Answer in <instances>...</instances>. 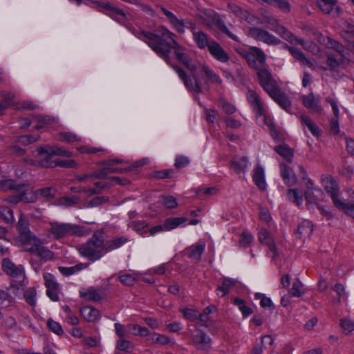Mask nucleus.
Instances as JSON below:
<instances>
[{"mask_svg":"<svg viewBox=\"0 0 354 354\" xmlns=\"http://www.w3.org/2000/svg\"><path fill=\"white\" fill-rule=\"evenodd\" d=\"M133 34L145 42L167 64H170L169 55L173 49L178 62L183 64L189 71L192 72L196 71L198 66L189 57L188 50L175 41V35L167 28L161 27L153 32L144 30H135Z\"/></svg>","mask_w":354,"mask_h":354,"instance_id":"1","label":"nucleus"},{"mask_svg":"<svg viewBox=\"0 0 354 354\" xmlns=\"http://www.w3.org/2000/svg\"><path fill=\"white\" fill-rule=\"evenodd\" d=\"M228 7L232 12L241 19L252 25H265L279 35L288 42H295L296 37L285 26L281 24L280 21L267 11L262 12L259 17L250 14L248 10L241 9L238 6L229 4Z\"/></svg>","mask_w":354,"mask_h":354,"instance_id":"2","label":"nucleus"},{"mask_svg":"<svg viewBox=\"0 0 354 354\" xmlns=\"http://www.w3.org/2000/svg\"><path fill=\"white\" fill-rule=\"evenodd\" d=\"M322 183L332 198L334 205L347 214H354V192H351L348 199L342 201L338 198V185L335 179L329 175L323 176Z\"/></svg>","mask_w":354,"mask_h":354,"instance_id":"3","label":"nucleus"},{"mask_svg":"<svg viewBox=\"0 0 354 354\" xmlns=\"http://www.w3.org/2000/svg\"><path fill=\"white\" fill-rule=\"evenodd\" d=\"M49 225L48 232L55 239L69 236H84L91 233V230L85 226L69 223L50 222Z\"/></svg>","mask_w":354,"mask_h":354,"instance_id":"4","label":"nucleus"},{"mask_svg":"<svg viewBox=\"0 0 354 354\" xmlns=\"http://www.w3.org/2000/svg\"><path fill=\"white\" fill-rule=\"evenodd\" d=\"M80 254L92 261H96L102 257L104 252V232L102 230L95 232L86 243L79 248Z\"/></svg>","mask_w":354,"mask_h":354,"instance_id":"5","label":"nucleus"},{"mask_svg":"<svg viewBox=\"0 0 354 354\" xmlns=\"http://www.w3.org/2000/svg\"><path fill=\"white\" fill-rule=\"evenodd\" d=\"M2 268L3 271L12 278L11 288H20L27 286L28 281L24 269L21 266H16L10 259H4L2 261Z\"/></svg>","mask_w":354,"mask_h":354,"instance_id":"6","label":"nucleus"},{"mask_svg":"<svg viewBox=\"0 0 354 354\" xmlns=\"http://www.w3.org/2000/svg\"><path fill=\"white\" fill-rule=\"evenodd\" d=\"M238 53L244 57L250 67L257 69H264L262 66L266 63V55L257 47L241 48L237 50Z\"/></svg>","mask_w":354,"mask_h":354,"instance_id":"7","label":"nucleus"},{"mask_svg":"<svg viewBox=\"0 0 354 354\" xmlns=\"http://www.w3.org/2000/svg\"><path fill=\"white\" fill-rule=\"evenodd\" d=\"M17 194L8 197L4 203L16 205L19 202L33 203L36 200V194L32 189L26 185H18L15 189Z\"/></svg>","mask_w":354,"mask_h":354,"instance_id":"8","label":"nucleus"},{"mask_svg":"<svg viewBox=\"0 0 354 354\" xmlns=\"http://www.w3.org/2000/svg\"><path fill=\"white\" fill-rule=\"evenodd\" d=\"M171 66L176 73L178 77L183 81L187 90L196 93H202L201 85L195 75H187L183 68L176 65L171 64Z\"/></svg>","mask_w":354,"mask_h":354,"instance_id":"9","label":"nucleus"},{"mask_svg":"<svg viewBox=\"0 0 354 354\" xmlns=\"http://www.w3.org/2000/svg\"><path fill=\"white\" fill-rule=\"evenodd\" d=\"M257 75L260 84L270 97L280 91L277 81L272 77L268 70L266 68L259 69L257 72Z\"/></svg>","mask_w":354,"mask_h":354,"instance_id":"10","label":"nucleus"},{"mask_svg":"<svg viewBox=\"0 0 354 354\" xmlns=\"http://www.w3.org/2000/svg\"><path fill=\"white\" fill-rule=\"evenodd\" d=\"M17 230L19 233L17 241L22 245L26 246L37 237L30 232L29 229V223L25 216L21 214L19 221L17 225Z\"/></svg>","mask_w":354,"mask_h":354,"instance_id":"11","label":"nucleus"},{"mask_svg":"<svg viewBox=\"0 0 354 354\" xmlns=\"http://www.w3.org/2000/svg\"><path fill=\"white\" fill-rule=\"evenodd\" d=\"M164 15L168 19L169 23L171 24L173 28L179 33H183L185 32V28L190 29L192 32V35H194V31H197L196 30V24L189 20H181L179 19L174 13L170 12L169 10L165 9V8H161Z\"/></svg>","mask_w":354,"mask_h":354,"instance_id":"12","label":"nucleus"},{"mask_svg":"<svg viewBox=\"0 0 354 354\" xmlns=\"http://www.w3.org/2000/svg\"><path fill=\"white\" fill-rule=\"evenodd\" d=\"M248 35L250 37L268 45L274 46L279 45L281 43V40L279 39L270 33L268 30L261 28H250L248 30Z\"/></svg>","mask_w":354,"mask_h":354,"instance_id":"13","label":"nucleus"},{"mask_svg":"<svg viewBox=\"0 0 354 354\" xmlns=\"http://www.w3.org/2000/svg\"><path fill=\"white\" fill-rule=\"evenodd\" d=\"M284 48L288 50L291 55L293 56V57L298 60L302 65L306 66L309 68H310L313 70L316 69V66L326 71L327 68L324 66H322L319 64V62L317 59L315 60L316 66L308 59L306 57L305 54L301 51L299 49L290 46L287 44L284 45Z\"/></svg>","mask_w":354,"mask_h":354,"instance_id":"14","label":"nucleus"},{"mask_svg":"<svg viewBox=\"0 0 354 354\" xmlns=\"http://www.w3.org/2000/svg\"><path fill=\"white\" fill-rule=\"evenodd\" d=\"M201 72L205 84L221 85L223 83L222 79L208 64L200 63L198 64Z\"/></svg>","mask_w":354,"mask_h":354,"instance_id":"15","label":"nucleus"},{"mask_svg":"<svg viewBox=\"0 0 354 354\" xmlns=\"http://www.w3.org/2000/svg\"><path fill=\"white\" fill-rule=\"evenodd\" d=\"M25 250L37 253L39 257L44 259H51L53 258V253L48 249L41 245V241L37 237L33 239V241L25 247Z\"/></svg>","mask_w":354,"mask_h":354,"instance_id":"16","label":"nucleus"},{"mask_svg":"<svg viewBox=\"0 0 354 354\" xmlns=\"http://www.w3.org/2000/svg\"><path fill=\"white\" fill-rule=\"evenodd\" d=\"M301 100L303 105L313 112L321 113L323 110L319 97L315 96L313 92L301 95Z\"/></svg>","mask_w":354,"mask_h":354,"instance_id":"17","label":"nucleus"},{"mask_svg":"<svg viewBox=\"0 0 354 354\" xmlns=\"http://www.w3.org/2000/svg\"><path fill=\"white\" fill-rule=\"evenodd\" d=\"M208 51L210 55L218 62L226 63L230 60V56L223 48L216 41H209Z\"/></svg>","mask_w":354,"mask_h":354,"instance_id":"18","label":"nucleus"},{"mask_svg":"<svg viewBox=\"0 0 354 354\" xmlns=\"http://www.w3.org/2000/svg\"><path fill=\"white\" fill-rule=\"evenodd\" d=\"M280 176L284 184L288 187L294 186L297 182V178L293 169L285 163L279 164Z\"/></svg>","mask_w":354,"mask_h":354,"instance_id":"19","label":"nucleus"},{"mask_svg":"<svg viewBox=\"0 0 354 354\" xmlns=\"http://www.w3.org/2000/svg\"><path fill=\"white\" fill-rule=\"evenodd\" d=\"M196 333L192 335L194 344L198 348L207 351L211 346V339L207 334L201 330L197 329Z\"/></svg>","mask_w":354,"mask_h":354,"instance_id":"20","label":"nucleus"},{"mask_svg":"<svg viewBox=\"0 0 354 354\" xmlns=\"http://www.w3.org/2000/svg\"><path fill=\"white\" fill-rule=\"evenodd\" d=\"M80 297L86 301L97 302L106 297L102 289H82L80 292Z\"/></svg>","mask_w":354,"mask_h":354,"instance_id":"21","label":"nucleus"},{"mask_svg":"<svg viewBox=\"0 0 354 354\" xmlns=\"http://www.w3.org/2000/svg\"><path fill=\"white\" fill-rule=\"evenodd\" d=\"M317 3L320 10L325 14L337 16L339 13L337 0H317Z\"/></svg>","mask_w":354,"mask_h":354,"instance_id":"22","label":"nucleus"},{"mask_svg":"<svg viewBox=\"0 0 354 354\" xmlns=\"http://www.w3.org/2000/svg\"><path fill=\"white\" fill-rule=\"evenodd\" d=\"M252 179L259 189L262 191L266 189L267 183L266 181L265 169L261 165L257 164L254 168Z\"/></svg>","mask_w":354,"mask_h":354,"instance_id":"23","label":"nucleus"},{"mask_svg":"<svg viewBox=\"0 0 354 354\" xmlns=\"http://www.w3.org/2000/svg\"><path fill=\"white\" fill-rule=\"evenodd\" d=\"M258 236L259 241L269 248L270 252L272 253V257L274 258L277 256V248L273 239L268 232L265 229H262L259 231Z\"/></svg>","mask_w":354,"mask_h":354,"instance_id":"24","label":"nucleus"},{"mask_svg":"<svg viewBox=\"0 0 354 354\" xmlns=\"http://www.w3.org/2000/svg\"><path fill=\"white\" fill-rule=\"evenodd\" d=\"M81 316L88 322H96L100 319V311L91 306H84L80 309Z\"/></svg>","mask_w":354,"mask_h":354,"instance_id":"25","label":"nucleus"},{"mask_svg":"<svg viewBox=\"0 0 354 354\" xmlns=\"http://www.w3.org/2000/svg\"><path fill=\"white\" fill-rule=\"evenodd\" d=\"M250 165L247 156L236 158L230 162L231 168L237 174L244 173L250 167Z\"/></svg>","mask_w":354,"mask_h":354,"instance_id":"26","label":"nucleus"},{"mask_svg":"<svg viewBox=\"0 0 354 354\" xmlns=\"http://www.w3.org/2000/svg\"><path fill=\"white\" fill-rule=\"evenodd\" d=\"M326 101L332 106V109L334 113L335 117L332 118L330 121V131L335 134H337L339 132V128L338 124V117H339V108L336 101L333 98L329 97L326 98Z\"/></svg>","mask_w":354,"mask_h":354,"instance_id":"27","label":"nucleus"},{"mask_svg":"<svg viewBox=\"0 0 354 354\" xmlns=\"http://www.w3.org/2000/svg\"><path fill=\"white\" fill-rule=\"evenodd\" d=\"M247 99L255 112V114L257 113H262L264 109L263 104L259 95L255 91L249 90L247 93Z\"/></svg>","mask_w":354,"mask_h":354,"instance_id":"28","label":"nucleus"},{"mask_svg":"<svg viewBox=\"0 0 354 354\" xmlns=\"http://www.w3.org/2000/svg\"><path fill=\"white\" fill-rule=\"evenodd\" d=\"M214 24H209V28H211L213 30H218L225 33L230 39L235 41H239V37L229 30L225 23L221 19L214 18Z\"/></svg>","mask_w":354,"mask_h":354,"instance_id":"29","label":"nucleus"},{"mask_svg":"<svg viewBox=\"0 0 354 354\" xmlns=\"http://www.w3.org/2000/svg\"><path fill=\"white\" fill-rule=\"evenodd\" d=\"M193 40L195 42L197 47L200 49H205L209 47V41H213L209 39L207 35L201 30L194 31Z\"/></svg>","mask_w":354,"mask_h":354,"instance_id":"30","label":"nucleus"},{"mask_svg":"<svg viewBox=\"0 0 354 354\" xmlns=\"http://www.w3.org/2000/svg\"><path fill=\"white\" fill-rule=\"evenodd\" d=\"M128 241V239L122 236L116 239L104 241V252L106 254L109 252L119 248Z\"/></svg>","mask_w":354,"mask_h":354,"instance_id":"31","label":"nucleus"},{"mask_svg":"<svg viewBox=\"0 0 354 354\" xmlns=\"http://www.w3.org/2000/svg\"><path fill=\"white\" fill-rule=\"evenodd\" d=\"M205 249V244L202 241H198L187 249L189 257L198 261L200 260Z\"/></svg>","mask_w":354,"mask_h":354,"instance_id":"32","label":"nucleus"},{"mask_svg":"<svg viewBox=\"0 0 354 354\" xmlns=\"http://www.w3.org/2000/svg\"><path fill=\"white\" fill-rule=\"evenodd\" d=\"M313 231V224L308 220L303 221L297 227V234L301 239L310 237Z\"/></svg>","mask_w":354,"mask_h":354,"instance_id":"33","label":"nucleus"},{"mask_svg":"<svg viewBox=\"0 0 354 354\" xmlns=\"http://www.w3.org/2000/svg\"><path fill=\"white\" fill-rule=\"evenodd\" d=\"M282 109L290 112L291 102L288 96L280 90L271 97Z\"/></svg>","mask_w":354,"mask_h":354,"instance_id":"34","label":"nucleus"},{"mask_svg":"<svg viewBox=\"0 0 354 354\" xmlns=\"http://www.w3.org/2000/svg\"><path fill=\"white\" fill-rule=\"evenodd\" d=\"M128 226L142 237L148 236V229H147L148 223L147 222L144 221H132L128 224Z\"/></svg>","mask_w":354,"mask_h":354,"instance_id":"35","label":"nucleus"},{"mask_svg":"<svg viewBox=\"0 0 354 354\" xmlns=\"http://www.w3.org/2000/svg\"><path fill=\"white\" fill-rule=\"evenodd\" d=\"M342 62V55L339 52L335 54L327 53L326 64L330 70L335 71Z\"/></svg>","mask_w":354,"mask_h":354,"instance_id":"36","label":"nucleus"},{"mask_svg":"<svg viewBox=\"0 0 354 354\" xmlns=\"http://www.w3.org/2000/svg\"><path fill=\"white\" fill-rule=\"evenodd\" d=\"M305 185L304 196L306 200H313L311 192L315 194H322V189L317 186L315 185L314 183L310 178L304 181Z\"/></svg>","mask_w":354,"mask_h":354,"instance_id":"37","label":"nucleus"},{"mask_svg":"<svg viewBox=\"0 0 354 354\" xmlns=\"http://www.w3.org/2000/svg\"><path fill=\"white\" fill-rule=\"evenodd\" d=\"M274 151L287 161L291 162L294 156L293 150L286 144L280 145L274 147Z\"/></svg>","mask_w":354,"mask_h":354,"instance_id":"38","label":"nucleus"},{"mask_svg":"<svg viewBox=\"0 0 354 354\" xmlns=\"http://www.w3.org/2000/svg\"><path fill=\"white\" fill-rule=\"evenodd\" d=\"M187 221L185 217H171L166 219L164 222V227L166 231L175 229Z\"/></svg>","mask_w":354,"mask_h":354,"instance_id":"39","label":"nucleus"},{"mask_svg":"<svg viewBox=\"0 0 354 354\" xmlns=\"http://www.w3.org/2000/svg\"><path fill=\"white\" fill-rule=\"evenodd\" d=\"M255 115L259 123L266 125L271 131L274 129L272 119L268 114L265 109H263L262 113H257Z\"/></svg>","mask_w":354,"mask_h":354,"instance_id":"40","label":"nucleus"},{"mask_svg":"<svg viewBox=\"0 0 354 354\" xmlns=\"http://www.w3.org/2000/svg\"><path fill=\"white\" fill-rule=\"evenodd\" d=\"M288 200L300 207L303 204V195L299 189H289L287 191Z\"/></svg>","mask_w":354,"mask_h":354,"instance_id":"41","label":"nucleus"},{"mask_svg":"<svg viewBox=\"0 0 354 354\" xmlns=\"http://www.w3.org/2000/svg\"><path fill=\"white\" fill-rule=\"evenodd\" d=\"M289 43L291 44H293V45L300 44L303 46V48L305 50L310 52L313 55H317V53H319V47L316 44L311 42V41H305L303 39H298L297 37H296L295 42H289Z\"/></svg>","mask_w":354,"mask_h":354,"instance_id":"42","label":"nucleus"},{"mask_svg":"<svg viewBox=\"0 0 354 354\" xmlns=\"http://www.w3.org/2000/svg\"><path fill=\"white\" fill-rule=\"evenodd\" d=\"M39 153L42 154H53V155H57V156H63L66 157H70L72 156V153L69 151H67L63 148L54 147L50 148L49 150H47L44 148H40L39 149Z\"/></svg>","mask_w":354,"mask_h":354,"instance_id":"43","label":"nucleus"},{"mask_svg":"<svg viewBox=\"0 0 354 354\" xmlns=\"http://www.w3.org/2000/svg\"><path fill=\"white\" fill-rule=\"evenodd\" d=\"M281 283L283 288H300L302 286L301 282L297 277L292 278L288 274L283 275L281 278Z\"/></svg>","mask_w":354,"mask_h":354,"instance_id":"44","label":"nucleus"},{"mask_svg":"<svg viewBox=\"0 0 354 354\" xmlns=\"http://www.w3.org/2000/svg\"><path fill=\"white\" fill-rule=\"evenodd\" d=\"M120 160H110L107 162V166L102 168L100 176H106L111 173L123 172L122 169H117L113 167L115 163L120 162Z\"/></svg>","mask_w":354,"mask_h":354,"instance_id":"45","label":"nucleus"},{"mask_svg":"<svg viewBox=\"0 0 354 354\" xmlns=\"http://www.w3.org/2000/svg\"><path fill=\"white\" fill-rule=\"evenodd\" d=\"M0 216L7 223H13L15 221L13 211L3 205L0 206Z\"/></svg>","mask_w":354,"mask_h":354,"instance_id":"46","label":"nucleus"},{"mask_svg":"<svg viewBox=\"0 0 354 354\" xmlns=\"http://www.w3.org/2000/svg\"><path fill=\"white\" fill-rule=\"evenodd\" d=\"M59 140L62 142H80L81 140V138L72 133V132H62L59 133Z\"/></svg>","mask_w":354,"mask_h":354,"instance_id":"47","label":"nucleus"},{"mask_svg":"<svg viewBox=\"0 0 354 354\" xmlns=\"http://www.w3.org/2000/svg\"><path fill=\"white\" fill-rule=\"evenodd\" d=\"M301 120L302 123L308 127V130L313 136H319L317 126L313 122V121L310 118H308V116L302 115L301 117Z\"/></svg>","mask_w":354,"mask_h":354,"instance_id":"48","label":"nucleus"},{"mask_svg":"<svg viewBox=\"0 0 354 354\" xmlns=\"http://www.w3.org/2000/svg\"><path fill=\"white\" fill-rule=\"evenodd\" d=\"M183 317L190 322H194L196 320L200 321V312L192 308H186L180 310Z\"/></svg>","mask_w":354,"mask_h":354,"instance_id":"49","label":"nucleus"},{"mask_svg":"<svg viewBox=\"0 0 354 354\" xmlns=\"http://www.w3.org/2000/svg\"><path fill=\"white\" fill-rule=\"evenodd\" d=\"M1 97L3 99V102L0 103V114L8 106L12 105V100L14 97V94L10 92L1 93Z\"/></svg>","mask_w":354,"mask_h":354,"instance_id":"50","label":"nucleus"},{"mask_svg":"<svg viewBox=\"0 0 354 354\" xmlns=\"http://www.w3.org/2000/svg\"><path fill=\"white\" fill-rule=\"evenodd\" d=\"M234 304L237 306L244 317H248L252 313V310L245 304V301L239 298L234 299Z\"/></svg>","mask_w":354,"mask_h":354,"instance_id":"51","label":"nucleus"},{"mask_svg":"<svg viewBox=\"0 0 354 354\" xmlns=\"http://www.w3.org/2000/svg\"><path fill=\"white\" fill-rule=\"evenodd\" d=\"M216 311V308L214 306H209L205 308L202 313H200V322L205 324L210 321V315Z\"/></svg>","mask_w":354,"mask_h":354,"instance_id":"52","label":"nucleus"},{"mask_svg":"<svg viewBox=\"0 0 354 354\" xmlns=\"http://www.w3.org/2000/svg\"><path fill=\"white\" fill-rule=\"evenodd\" d=\"M161 203L167 209H174L178 206L176 198L172 196H162Z\"/></svg>","mask_w":354,"mask_h":354,"instance_id":"53","label":"nucleus"},{"mask_svg":"<svg viewBox=\"0 0 354 354\" xmlns=\"http://www.w3.org/2000/svg\"><path fill=\"white\" fill-rule=\"evenodd\" d=\"M17 185L11 179L0 180V189L3 191L15 190L17 188Z\"/></svg>","mask_w":354,"mask_h":354,"instance_id":"54","label":"nucleus"},{"mask_svg":"<svg viewBox=\"0 0 354 354\" xmlns=\"http://www.w3.org/2000/svg\"><path fill=\"white\" fill-rule=\"evenodd\" d=\"M103 7L108 8L112 11L111 17L114 19L120 22L123 21L124 20L125 15L121 10L111 8L108 4L103 5Z\"/></svg>","mask_w":354,"mask_h":354,"instance_id":"55","label":"nucleus"},{"mask_svg":"<svg viewBox=\"0 0 354 354\" xmlns=\"http://www.w3.org/2000/svg\"><path fill=\"white\" fill-rule=\"evenodd\" d=\"M341 327L344 333L348 334L354 330V322L349 319H343L340 322Z\"/></svg>","mask_w":354,"mask_h":354,"instance_id":"56","label":"nucleus"},{"mask_svg":"<svg viewBox=\"0 0 354 354\" xmlns=\"http://www.w3.org/2000/svg\"><path fill=\"white\" fill-rule=\"evenodd\" d=\"M306 34L309 36L313 37V38L319 43H324L325 42V37H324L323 35L319 32L316 28H308L306 29Z\"/></svg>","mask_w":354,"mask_h":354,"instance_id":"57","label":"nucleus"},{"mask_svg":"<svg viewBox=\"0 0 354 354\" xmlns=\"http://www.w3.org/2000/svg\"><path fill=\"white\" fill-rule=\"evenodd\" d=\"M47 324L49 329L55 334L59 335L63 334V329L58 322H55L52 319H49L47 322Z\"/></svg>","mask_w":354,"mask_h":354,"instance_id":"58","label":"nucleus"},{"mask_svg":"<svg viewBox=\"0 0 354 354\" xmlns=\"http://www.w3.org/2000/svg\"><path fill=\"white\" fill-rule=\"evenodd\" d=\"M253 240L254 237L251 234L243 232L241 235L239 243L242 247L246 248L251 244Z\"/></svg>","mask_w":354,"mask_h":354,"instance_id":"59","label":"nucleus"},{"mask_svg":"<svg viewBox=\"0 0 354 354\" xmlns=\"http://www.w3.org/2000/svg\"><path fill=\"white\" fill-rule=\"evenodd\" d=\"M132 344L124 338L120 339L116 343V348L122 351L128 352L132 348Z\"/></svg>","mask_w":354,"mask_h":354,"instance_id":"60","label":"nucleus"},{"mask_svg":"<svg viewBox=\"0 0 354 354\" xmlns=\"http://www.w3.org/2000/svg\"><path fill=\"white\" fill-rule=\"evenodd\" d=\"M26 301L31 306H35L36 303V292L35 289H26L24 292Z\"/></svg>","mask_w":354,"mask_h":354,"instance_id":"61","label":"nucleus"},{"mask_svg":"<svg viewBox=\"0 0 354 354\" xmlns=\"http://www.w3.org/2000/svg\"><path fill=\"white\" fill-rule=\"evenodd\" d=\"M158 344V345H160V346H165V345H174L175 344V341L165 335H162V334H158V337H157V344Z\"/></svg>","mask_w":354,"mask_h":354,"instance_id":"62","label":"nucleus"},{"mask_svg":"<svg viewBox=\"0 0 354 354\" xmlns=\"http://www.w3.org/2000/svg\"><path fill=\"white\" fill-rule=\"evenodd\" d=\"M218 106L227 114H232L236 111V109L233 104L228 103L223 100L218 102Z\"/></svg>","mask_w":354,"mask_h":354,"instance_id":"63","label":"nucleus"},{"mask_svg":"<svg viewBox=\"0 0 354 354\" xmlns=\"http://www.w3.org/2000/svg\"><path fill=\"white\" fill-rule=\"evenodd\" d=\"M79 199L73 196H64L59 198V204L64 206H71L77 204Z\"/></svg>","mask_w":354,"mask_h":354,"instance_id":"64","label":"nucleus"}]
</instances>
